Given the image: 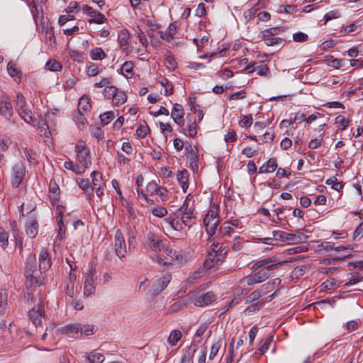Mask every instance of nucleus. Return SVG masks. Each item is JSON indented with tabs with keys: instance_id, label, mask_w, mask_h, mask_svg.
<instances>
[{
	"instance_id": "59",
	"label": "nucleus",
	"mask_w": 363,
	"mask_h": 363,
	"mask_svg": "<svg viewBox=\"0 0 363 363\" xmlns=\"http://www.w3.org/2000/svg\"><path fill=\"white\" fill-rule=\"evenodd\" d=\"M308 38V35L302 32L296 33L293 35V39L296 42H306Z\"/></svg>"
},
{
	"instance_id": "30",
	"label": "nucleus",
	"mask_w": 363,
	"mask_h": 363,
	"mask_svg": "<svg viewBox=\"0 0 363 363\" xmlns=\"http://www.w3.org/2000/svg\"><path fill=\"white\" fill-rule=\"evenodd\" d=\"M64 167L67 169H69L73 172L76 173L77 174H81L84 173L85 170V169H84L83 167H80L79 164H74L72 161L65 162L64 163Z\"/></svg>"
},
{
	"instance_id": "18",
	"label": "nucleus",
	"mask_w": 363,
	"mask_h": 363,
	"mask_svg": "<svg viewBox=\"0 0 363 363\" xmlns=\"http://www.w3.org/2000/svg\"><path fill=\"white\" fill-rule=\"evenodd\" d=\"M216 252H208L206 259L204 262V267L206 269H211L221 263V258H218Z\"/></svg>"
},
{
	"instance_id": "29",
	"label": "nucleus",
	"mask_w": 363,
	"mask_h": 363,
	"mask_svg": "<svg viewBox=\"0 0 363 363\" xmlns=\"http://www.w3.org/2000/svg\"><path fill=\"white\" fill-rule=\"evenodd\" d=\"M190 114H188L186 116L187 120L189 121L188 125V135L191 138H194L197 134V122L196 120L194 121L190 118Z\"/></svg>"
},
{
	"instance_id": "16",
	"label": "nucleus",
	"mask_w": 363,
	"mask_h": 363,
	"mask_svg": "<svg viewBox=\"0 0 363 363\" xmlns=\"http://www.w3.org/2000/svg\"><path fill=\"white\" fill-rule=\"evenodd\" d=\"M40 281H38L35 275H26L25 285L27 291V294L30 296L33 294L35 288L37 286L41 285Z\"/></svg>"
},
{
	"instance_id": "27",
	"label": "nucleus",
	"mask_w": 363,
	"mask_h": 363,
	"mask_svg": "<svg viewBox=\"0 0 363 363\" xmlns=\"http://www.w3.org/2000/svg\"><path fill=\"white\" fill-rule=\"evenodd\" d=\"M90 99L86 96H82L78 103L77 112L86 113L91 109Z\"/></svg>"
},
{
	"instance_id": "36",
	"label": "nucleus",
	"mask_w": 363,
	"mask_h": 363,
	"mask_svg": "<svg viewBox=\"0 0 363 363\" xmlns=\"http://www.w3.org/2000/svg\"><path fill=\"white\" fill-rule=\"evenodd\" d=\"M264 302L263 301H258L256 303L250 305L245 308V313L249 315L252 313L259 311L264 306Z\"/></svg>"
},
{
	"instance_id": "44",
	"label": "nucleus",
	"mask_w": 363,
	"mask_h": 363,
	"mask_svg": "<svg viewBox=\"0 0 363 363\" xmlns=\"http://www.w3.org/2000/svg\"><path fill=\"white\" fill-rule=\"evenodd\" d=\"M45 68L50 71L57 72L62 69V65L59 62L55 60H50L46 63Z\"/></svg>"
},
{
	"instance_id": "22",
	"label": "nucleus",
	"mask_w": 363,
	"mask_h": 363,
	"mask_svg": "<svg viewBox=\"0 0 363 363\" xmlns=\"http://www.w3.org/2000/svg\"><path fill=\"white\" fill-rule=\"evenodd\" d=\"M177 179L178 182L179 183L184 193L186 192V190L189 187V173L188 171L185 169L178 171L177 174Z\"/></svg>"
},
{
	"instance_id": "62",
	"label": "nucleus",
	"mask_w": 363,
	"mask_h": 363,
	"mask_svg": "<svg viewBox=\"0 0 363 363\" xmlns=\"http://www.w3.org/2000/svg\"><path fill=\"white\" fill-rule=\"evenodd\" d=\"M159 186L155 182H149L146 186V190L151 195L155 194V193L159 190Z\"/></svg>"
},
{
	"instance_id": "61",
	"label": "nucleus",
	"mask_w": 363,
	"mask_h": 363,
	"mask_svg": "<svg viewBox=\"0 0 363 363\" xmlns=\"http://www.w3.org/2000/svg\"><path fill=\"white\" fill-rule=\"evenodd\" d=\"M340 16V12L338 11H331L328 13H327L325 16H324V19H325V23H326L328 21L332 20V19H334V18H339Z\"/></svg>"
},
{
	"instance_id": "17",
	"label": "nucleus",
	"mask_w": 363,
	"mask_h": 363,
	"mask_svg": "<svg viewBox=\"0 0 363 363\" xmlns=\"http://www.w3.org/2000/svg\"><path fill=\"white\" fill-rule=\"evenodd\" d=\"M91 177L92 179V185L90 188V193L89 194V199H91L92 197H94L93 191L95 187L96 186H106L105 183L103 182L102 180V175L99 172L94 171L91 173Z\"/></svg>"
},
{
	"instance_id": "46",
	"label": "nucleus",
	"mask_w": 363,
	"mask_h": 363,
	"mask_svg": "<svg viewBox=\"0 0 363 363\" xmlns=\"http://www.w3.org/2000/svg\"><path fill=\"white\" fill-rule=\"evenodd\" d=\"M160 82L161 85L164 87V94L166 96H169L173 94V86L167 79L163 78L160 81Z\"/></svg>"
},
{
	"instance_id": "38",
	"label": "nucleus",
	"mask_w": 363,
	"mask_h": 363,
	"mask_svg": "<svg viewBox=\"0 0 363 363\" xmlns=\"http://www.w3.org/2000/svg\"><path fill=\"white\" fill-rule=\"evenodd\" d=\"M7 70L9 74L11 77H17L18 79H21V71L18 69V67L16 66V65L12 62H9L7 65Z\"/></svg>"
},
{
	"instance_id": "4",
	"label": "nucleus",
	"mask_w": 363,
	"mask_h": 363,
	"mask_svg": "<svg viewBox=\"0 0 363 363\" xmlns=\"http://www.w3.org/2000/svg\"><path fill=\"white\" fill-rule=\"evenodd\" d=\"M26 174V167L22 161L16 162L11 170V184L14 188H17L22 183Z\"/></svg>"
},
{
	"instance_id": "34",
	"label": "nucleus",
	"mask_w": 363,
	"mask_h": 363,
	"mask_svg": "<svg viewBox=\"0 0 363 363\" xmlns=\"http://www.w3.org/2000/svg\"><path fill=\"white\" fill-rule=\"evenodd\" d=\"M196 351V345L194 347L191 346L189 350L182 356L180 363H191L193 361V357Z\"/></svg>"
},
{
	"instance_id": "12",
	"label": "nucleus",
	"mask_w": 363,
	"mask_h": 363,
	"mask_svg": "<svg viewBox=\"0 0 363 363\" xmlns=\"http://www.w3.org/2000/svg\"><path fill=\"white\" fill-rule=\"evenodd\" d=\"M216 299L215 294L212 291H208L198 296L194 302V305L199 307H203L215 301Z\"/></svg>"
},
{
	"instance_id": "31",
	"label": "nucleus",
	"mask_w": 363,
	"mask_h": 363,
	"mask_svg": "<svg viewBox=\"0 0 363 363\" xmlns=\"http://www.w3.org/2000/svg\"><path fill=\"white\" fill-rule=\"evenodd\" d=\"M182 333L179 330H172L170 335L168 337L167 342L172 345L174 346L182 338Z\"/></svg>"
},
{
	"instance_id": "10",
	"label": "nucleus",
	"mask_w": 363,
	"mask_h": 363,
	"mask_svg": "<svg viewBox=\"0 0 363 363\" xmlns=\"http://www.w3.org/2000/svg\"><path fill=\"white\" fill-rule=\"evenodd\" d=\"M51 264V259L48 252L45 249H41L39 254V271L40 273L48 271Z\"/></svg>"
},
{
	"instance_id": "45",
	"label": "nucleus",
	"mask_w": 363,
	"mask_h": 363,
	"mask_svg": "<svg viewBox=\"0 0 363 363\" xmlns=\"http://www.w3.org/2000/svg\"><path fill=\"white\" fill-rule=\"evenodd\" d=\"M21 118L27 123H31L33 122V117L31 116L32 113L27 108H24L17 111Z\"/></svg>"
},
{
	"instance_id": "19",
	"label": "nucleus",
	"mask_w": 363,
	"mask_h": 363,
	"mask_svg": "<svg viewBox=\"0 0 363 363\" xmlns=\"http://www.w3.org/2000/svg\"><path fill=\"white\" fill-rule=\"evenodd\" d=\"M147 244L148 245V246L150 247H152L153 248L154 250H158L160 249V247H161V245H162V243L164 242L160 238L159 236L152 233V232H149L147 234Z\"/></svg>"
},
{
	"instance_id": "8",
	"label": "nucleus",
	"mask_w": 363,
	"mask_h": 363,
	"mask_svg": "<svg viewBox=\"0 0 363 363\" xmlns=\"http://www.w3.org/2000/svg\"><path fill=\"white\" fill-rule=\"evenodd\" d=\"M83 11L85 12L87 15L92 17V18L89 19L88 21L89 23H96V24H101L105 22L106 18H105L104 15L101 13V12L98 11L94 10L90 6L85 5L83 7Z\"/></svg>"
},
{
	"instance_id": "41",
	"label": "nucleus",
	"mask_w": 363,
	"mask_h": 363,
	"mask_svg": "<svg viewBox=\"0 0 363 363\" xmlns=\"http://www.w3.org/2000/svg\"><path fill=\"white\" fill-rule=\"evenodd\" d=\"M16 106L17 111L26 108L27 102L25 96L21 93L16 94Z\"/></svg>"
},
{
	"instance_id": "64",
	"label": "nucleus",
	"mask_w": 363,
	"mask_h": 363,
	"mask_svg": "<svg viewBox=\"0 0 363 363\" xmlns=\"http://www.w3.org/2000/svg\"><path fill=\"white\" fill-rule=\"evenodd\" d=\"M257 74L259 76H267L269 73V67L267 65H261L256 67Z\"/></svg>"
},
{
	"instance_id": "49",
	"label": "nucleus",
	"mask_w": 363,
	"mask_h": 363,
	"mask_svg": "<svg viewBox=\"0 0 363 363\" xmlns=\"http://www.w3.org/2000/svg\"><path fill=\"white\" fill-rule=\"evenodd\" d=\"M362 279L359 277L358 274L352 275V277L350 278L349 281L343 285L342 289V292L347 291L350 286H351L352 284H357Z\"/></svg>"
},
{
	"instance_id": "15",
	"label": "nucleus",
	"mask_w": 363,
	"mask_h": 363,
	"mask_svg": "<svg viewBox=\"0 0 363 363\" xmlns=\"http://www.w3.org/2000/svg\"><path fill=\"white\" fill-rule=\"evenodd\" d=\"M177 22L171 23L165 31L160 30L157 32V34L160 37L164 40L170 42L173 38L174 35L177 33Z\"/></svg>"
},
{
	"instance_id": "7",
	"label": "nucleus",
	"mask_w": 363,
	"mask_h": 363,
	"mask_svg": "<svg viewBox=\"0 0 363 363\" xmlns=\"http://www.w3.org/2000/svg\"><path fill=\"white\" fill-rule=\"evenodd\" d=\"M115 252L116 255L122 259L125 257L126 245L123 233L121 230H117L115 234Z\"/></svg>"
},
{
	"instance_id": "50",
	"label": "nucleus",
	"mask_w": 363,
	"mask_h": 363,
	"mask_svg": "<svg viewBox=\"0 0 363 363\" xmlns=\"http://www.w3.org/2000/svg\"><path fill=\"white\" fill-rule=\"evenodd\" d=\"M117 88L114 86L110 85L108 87H105L103 94L105 98L110 99H113L115 94H116Z\"/></svg>"
},
{
	"instance_id": "9",
	"label": "nucleus",
	"mask_w": 363,
	"mask_h": 363,
	"mask_svg": "<svg viewBox=\"0 0 363 363\" xmlns=\"http://www.w3.org/2000/svg\"><path fill=\"white\" fill-rule=\"evenodd\" d=\"M159 251H162L166 255L169 257L170 260L169 262H172L174 260H177L179 262H183L185 261L183 255L172 249L165 242H163L161 247H160Z\"/></svg>"
},
{
	"instance_id": "43",
	"label": "nucleus",
	"mask_w": 363,
	"mask_h": 363,
	"mask_svg": "<svg viewBox=\"0 0 363 363\" xmlns=\"http://www.w3.org/2000/svg\"><path fill=\"white\" fill-rule=\"evenodd\" d=\"M101 123L103 125L108 124L114 118L115 114L113 111H107L99 116Z\"/></svg>"
},
{
	"instance_id": "56",
	"label": "nucleus",
	"mask_w": 363,
	"mask_h": 363,
	"mask_svg": "<svg viewBox=\"0 0 363 363\" xmlns=\"http://www.w3.org/2000/svg\"><path fill=\"white\" fill-rule=\"evenodd\" d=\"M78 185H79L80 189L84 190L88 194L90 193V191H91V190H90L91 186H90L89 181L88 179H80L79 181H78Z\"/></svg>"
},
{
	"instance_id": "1",
	"label": "nucleus",
	"mask_w": 363,
	"mask_h": 363,
	"mask_svg": "<svg viewBox=\"0 0 363 363\" xmlns=\"http://www.w3.org/2000/svg\"><path fill=\"white\" fill-rule=\"evenodd\" d=\"M272 258H265L256 262L251 267L252 272H256L262 281L267 279L272 276L273 271L279 264L273 263Z\"/></svg>"
},
{
	"instance_id": "39",
	"label": "nucleus",
	"mask_w": 363,
	"mask_h": 363,
	"mask_svg": "<svg viewBox=\"0 0 363 363\" xmlns=\"http://www.w3.org/2000/svg\"><path fill=\"white\" fill-rule=\"evenodd\" d=\"M79 335L80 336H82V335H84L85 336H89L94 333V325L82 324H79Z\"/></svg>"
},
{
	"instance_id": "33",
	"label": "nucleus",
	"mask_w": 363,
	"mask_h": 363,
	"mask_svg": "<svg viewBox=\"0 0 363 363\" xmlns=\"http://www.w3.org/2000/svg\"><path fill=\"white\" fill-rule=\"evenodd\" d=\"M94 280L91 277H86L84 281V293L85 295L89 296L92 294L95 291L94 286Z\"/></svg>"
},
{
	"instance_id": "3",
	"label": "nucleus",
	"mask_w": 363,
	"mask_h": 363,
	"mask_svg": "<svg viewBox=\"0 0 363 363\" xmlns=\"http://www.w3.org/2000/svg\"><path fill=\"white\" fill-rule=\"evenodd\" d=\"M177 213L182 216L181 220L185 225L190 228L192 224H194V222L191 223V221L196 218L195 209L189 207L187 198L184 201L181 207L177 210Z\"/></svg>"
},
{
	"instance_id": "63",
	"label": "nucleus",
	"mask_w": 363,
	"mask_h": 363,
	"mask_svg": "<svg viewBox=\"0 0 363 363\" xmlns=\"http://www.w3.org/2000/svg\"><path fill=\"white\" fill-rule=\"evenodd\" d=\"M252 122H253V118H252V115H249V116H245L242 118V121L240 122V124L242 127L248 128L252 124Z\"/></svg>"
},
{
	"instance_id": "6",
	"label": "nucleus",
	"mask_w": 363,
	"mask_h": 363,
	"mask_svg": "<svg viewBox=\"0 0 363 363\" xmlns=\"http://www.w3.org/2000/svg\"><path fill=\"white\" fill-rule=\"evenodd\" d=\"M184 112L183 106L181 104H174L173 108L171 113V117L179 126V132L184 134H186V130L184 129Z\"/></svg>"
},
{
	"instance_id": "60",
	"label": "nucleus",
	"mask_w": 363,
	"mask_h": 363,
	"mask_svg": "<svg viewBox=\"0 0 363 363\" xmlns=\"http://www.w3.org/2000/svg\"><path fill=\"white\" fill-rule=\"evenodd\" d=\"M272 342V337H268L264 341V342L259 348V352L261 354H264L269 350V345H271Z\"/></svg>"
},
{
	"instance_id": "47",
	"label": "nucleus",
	"mask_w": 363,
	"mask_h": 363,
	"mask_svg": "<svg viewBox=\"0 0 363 363\" xmlns=\"http://www.w3.org/2000/svg\"><path fill=\"white\" fill-rule=\"evenodd\" d=\"M350 120L343 116H338L335 118V123L338 125L340 130H345L349 125Z\"/></svg>"
},
{
	"instance_id": "25",
	"label": "nucleus",
	"mask_w": 363,
	"mask_h": 363,
	"mask_svg": "<svg viewBox=\"0 0 363 363\" xmlns=\"http://www.w3.org/2000/svg\"><path fill=\"white\" fill-rule=\"evenodd\" d=\"M77 161L82 164L84 169L91 164L90 151L81 152L77 153Z\"/></svg>"
},
{
	"instance_id": "21",
	"label": "nucleus",
	"mask_w": 363,
	"mask_h": 363,
	"mask_svg": "<svg viewBox=\"0 0 363 363\" xmlns=\"http://www.w3.org/2000/svg\"><path fill=\"white\" fill-rule=\"evenodd\" d=\"M64 207L62 206H57V218L58 220V225H59V232L57 234V238L60 240H62L65 238V233H66V228L63 223V212L62 211V208Z\"/></svg>"
},
{
	"instance_id": "58",
	"label": "nucleus",
	"mask_w": 363,
	"mask_h": 363,
	"mask_svg": "<svg viewBox=\"0 0 363 363\" xmlns=\"http://www.w3.org/2000/svg\"><path fill=\"white\" fill-rule=\"evenodd\" d=\"M152 213L157 217H164L167 214V210L162 206H157L152 210Z\"/></svg>"
},
{
	"instance_id": "14",
	"label": "nucleus",
	"mask_w": 363,
	"mask_h": 363,
	"mask_svg": "<svg viewBox=\"0 0 363 363\" xmlns=\"http://www.w3.org/2000/svg\"><path fill=\"white\" fill-rule=\"evenodd\" d=\"M26 234L31 238H34L38 233V223L36 219L29 216L26 224Z\"/></svg>"
},
{
	"instance_id": "24",
	"label": "nucleus",
	"mask_w": 363,
	"mask_h": 363,
	"mask_svg": "<svg viewBox=\"0 0 363 363\" xmlns=\"http://www.w3.org/2000/svg\"><path fill=\"white\" fill-rule=\"evenodd\" d=\"M129 39H130L129 32L125 29L122 30L118 35V42H119L121 48L125 52H128L129 51L128 50Z\"/></svg>"
},
{
	"instance_id": "35",
	"label": "nucleus",
	"mask_w": 363,
	"mask_h": 363,
	"mask_svg": "<svg viewBox=\"0 0 363 363\" xmlns=\"http://www.w3.org/2000/svg\"><path fill=\"white\" fill-rule=\"evenodd\" d=\"M86 359L90 363H102L105 357L101 353L93 352L88 354Z\"/></svg>"
},
{
	"instance_id": "37",
	"label": "nucleus",
	"mask_w": 363,
	"mask_h": 363,
	"mask_svg": "<svg viewBox=\"0 0 363 363\" xmlns=\"http://www.w3.org/2000/svg\"><path fill=\"white\" fill-rule=\"evenodd\" d=\"M90 56L93 60H101L106 57V55L101 48H96L91 50Z\"/></svg>"
},
{
	"instance_id": "48",
	"label": "nucleus",
	"mask_w": 363,
	"mask_h": 363,
	"mask_svg": "<svg viewBox=\"0 0 363 363\" xmlns=\"http://www.w3.org/2000/svg\"><path fill=\"white\" fill-rule=\"evenodd\" d=\"M7 293H0V315H4L7 306Z\"/></svg>"
},
{
	"instance_id": "55",
	"label": "nucleus",
	"mask_w": 363,
	"mask_h": 363,
	"mask_svg": "<svg viewBox=\"0 0 363 363\" xmlns=\"http://www.w3.org/2000/svg\"><path fill=\"white\" fill-rule=\"evenodd\" d=\"M261 297L260 292L257 290L252 291L250 294H249L245 298L246 303H251L257 300H258Z\"/></svg>"
},
{
	"instance_id": "42",
	"label": "nucleus",
	"mask_w": 363,
	"mask_h": 363,
	"mask_svg": "<svg viewBox=\"0 0 363 363\" xmlns=\"http://www.w3.org/2000/svg\"><path fill=\"white\" fill-rule=\"evenodd\" d=\"M85 113L77 112L74 116V121L77 123L78 128L82 129L87 123L86 118L84 116Z\"/></svg>"
},
{
	"instance_id": "13",
	"label": "nucleus",
	"mask_w": 363,
	"mask_h": 363,
	"mask_svg": "<svg viewBox=\"0 0 363 363\" xmlns=\"http://www.w3.org/2000/svg\"><path fill=\"white\" fill-rule=\"evenodd\" d=\"M0 114L6 120H11L13 115L11 103L4 98L0 99Z\"/></svg>"
},
{
	"instance_id": "40",
	"label": "nucleus",
	"mask_w": 363,
	"mask_h": 363,
	"mask_svg": "<svg viewBox=\"0 0 363 363\" xmlns=\"http://www.w3.org/2000/svg\"><path fill=\"white\" fill-rule=\"evenodd\" d=\"M150 131V128L147 125L146 122L143 121V123H140L138 126L136 130V134L139 138H143L147 136Z\"/></svg>"
},
{
	"instance_id": "32",
	"label": "nucleus",
	"mask_w": 363,
	"mask_h": 363,
	"mask_svg": "<svg viewBox=\"0 0 363 363\" xmlns=\"http://www.w3.org/2000/svg\"><path fill=\"white\" fill-rule=\"evenodd\" d=\"M187 158L189 162V167L194 172H197L199 170V155L197 153H192L191 155H188Z\"/></svg>"
},
{
	"instance_id": "51",
	"label": "nucleus",
	"mask_w": 363,
	"mask_h": 363,
	"mask_svg": "<svg viewBox=\"0 0 363 363\" xmlns=\"http://www.w3.org/2000/svg\"><path fill=\"white\" fill-rule=\"evenodd\" d=\"M244 281H245L248 286L262 282L256 272L252 275L245 277Z\"/></svg>"
},
{
	"instance_id": "11",
	"label": "nucleus",
	"mask_w": 363,
	"mask_h": 363,
	"mask_svg": "<svg viewBox=\"0 0 363 363\" xmlns=\"http://www.w3.org/2000/svg\"><path fill=\"white\" fill-rule=\"evenodd\" d=\"M37 309L33 308L29 311V318L35 327L40 326L43 319V305L42 303L38 304Z\"/></svg>"
},
{
	"instance_id": "20",
	"label": "nucleus",
	"mask_w": 363,
	"mask_h": 363,
	"mask_svg": "<svg viewBox=\"0 0 363 363\" xmlns=\"http://www.w3.org/2000/svg\"><path fill=\"white\" fill-rule=\"evenodd\" d=\"M36 270V257L35 254H30L27 258L25 266L26 275H34Z\"/></svg>"
},
{
	"instance_id": "2",
	"label": "nucleus",
	"mask_w": 363,
	"mask_h": 363,
	"mask_svg": "<svg viewBox=\"0 0 363 363\" xmlns=\"http://www.w3.org/2000/svg\"><path fill=\"white\" fill-rule=\"evenodd\" d=\"M219 207L216 204L211 206L207 213L203 218V225L206 227V233L209 237H212L217 230L220 223L218 218Z\"/></svg>"
},
{
	"instance_id": "23",
	"label": "nucleus",
	"mask_w": 363,
	"mask_h": 363,
	"mask_svg": "<svg viewBox=\"0 0 363 363\" xmlns=\"http://www.w3.org/2000/svg\"><path fill=\"white\" fill-rule=\"evenodd\" d=\"M79 324H68L60 328V331L62 334L67 335L70 337H79Z\"/></svg>"
},
{
	"instance_id": "54",
	"label": "nucleus",
	"mask_w": 363,
	"mask_h": 363,
	"mask_svg": "<svg viewBox=\"0 0 363 363\" xmlns=\"http://www.w3.org/2000/svg\"><path fill=\"white\" fill-rule=\"evenodd\" d=\"M133 62L132 61H125L121 66V72H125L127 74H133Z\"/></svg>"
},
{
	"instance_id": "53",
	"label": "nucleus",
	"mask_w": 363,
	"mask_h": 363,
	"mask_svg": "<svg viewBox=\"0 0 363 363\" xmlns=\"http://www.w3.org/2000/svg\"><path fill=\"white\" fill-rule=\"evenodd\" d=\"M23 152L30 163L34 162L35 161L36 154L32 149L29 148L28 147H23Z\"/></svg>"
},
{
	"instance_id": "57",
	"label": "nucleus",
	"mask_w": 363,
	"mask_h": 363,
	"mask_svg": "<svg viewBox=\"0 0 363 363\" xmlns=\"http://www.w3.org/2000/svg\"><path fill=\"white\" fill-rule=\"evenodd\" d=\"M220 347H221L220 340L217 341L212 345L211 348V352L209 354L210 359H213L216 357V355L217 354L218 352L219 351Z\"/></svg>"
},
{
	"instance_id": "5",
	"label": "nucleus",
	"mask_w": 363,
	"mask_h": 363,
	"mask_svg": "<svg viewBox=\"0 0 363 363\" xmlns=\"http://www.w3.org/2000/svg\"><path fill=\"white\" fill-rule=\"evenodd\" d=\"M172 280V274L167 272L161 277L155 280V284L152 285L150 291L152 295L157 296L166 289Z\"/></svg>"
},
{
	"instance_id": "52",
	"label": "nucleus",
	"mask_w": 363,
	"mask_h": 363,
	"mask_svg": "<svg viewBox=\"0 0 363 363\" xmlns=\"http://www.w3.org/2000/svg\"><path fill=\"white\" fill-rule=\"evenodd\" d=\"M9 234L2 228H0V246L3 248L7 247Z\"/></svg>"
},
{
	"instance_id": "28",
	"label": "nucleus",
	"mask_w": 363,
	"mask_h": 363,
	"mask_svg": "<svg viewBox=\"0 0 363 363\" xmlns=\"http://www.w3.org/2000/svg\"><path fill=\"white\" fill-rule=\"evenodd\" d=\"M127 101L126 94L121 90L117 89L116 94L112 99V102L115 106H121Z\"/></svg>"
},
{
	"instance_id": "26",
	"label": "nucleus",
	"mask_w": 363,
	"mask_h": 363,
	"mask_svg": "<svg viewBox=\"0 0 363 363\" xmlns=\"http://www.w3.org/2000/svg\"><path fill=\"white\" fill-rule=\"evenodd\" d=\"M277 167V163L275 158H270L269 160L261 166L259 169V173H269L273 172Z\"/></svg>"
}]
</instances>
